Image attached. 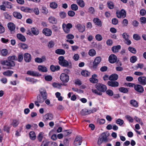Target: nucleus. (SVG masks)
I'll use <instances>...</instances> for the list:
<instances>
[{
    "instance_id": "1",
    "label": "nucleus",
    "mask_w": 146,
    "mask_h": 146,
    "mask_svg": "<svg viewBox=\"0 0 146 146\" xmlns=\"http://www.w3.org/2000/svg\"><path fill=\"white\" fill-rule=\"evenodd\" d=\"M95 87L96 89H92V91L93 93L99 96L102 95V93L105 92L107 89L105 85L100 83L96 84Z\"/></svg>"
},
{
    "instance_id": "2",
    "label": "nucleus",
    "mask_w": 146,
    "mask_h": 146,
    "mask_svg": "<svg viewBox=\"0 0 146 146\" xmlns=\"http://www.w3.org/2000/svg\"><path fill=\"white\" fill-rule=\"evenodd\" d=\"M15 56H9L7 60H5L2 63L3 65H6L8 67V69H11L12 67H14L15 65V62L14 61L16 59Z\"/></svg>"
},
{
    "instance_id": "3",
    "label": "nucleus",
    "mask_w": 146,
    "mask_h": 146,
    "mask_svg": "<svg viewBox=\"0 0 146 146\" xmlns=\"http://www.w3.org/2000/svg\"><path fill=\"white\" fill-rule=\"evenodd\" d=\"M58 63L62 66L66 67L68 68H71L72 64L70 62L64 59V57L63 56H60L58 58Z\"/></svg>"
},
{
    "instance_id": "4",
    "label": "nucleus",
    "mask_w": 146,
    "mask_h": 146,
    "mask_svg": "<svg viewBox=\"0 0 146 146\" xmlns=\"http://www.w3.org/2000/svg\"><path fill=\"white\" fill-rule=\"evenodd\" d=\"M110 135L108 132H104L101 134V137H99V138L98 144V145H100L102 142H106L108 141V137Z\"/></svg>"
},
{
    "instance_id": "5",
    "label": "nucleus",
    "mask_w": 146,
    "mask_h": 146,
    "mask_svg": "<svg viewBox=\"0 0 146 146\" xmlns=\"http://www.w3.org/2000/svg\"><path fill=\"white\" fill-rule=\"evenodd\" d=\"M60 79L63 82L66 83L68 81L69 77L68 74L65 73H62L60 75Z\"/></svg>"
},
{
    "instance_id": "6",
    "label": "nucleus",
    "mask_w": 146,
    "mask_h": 146,
    "mask_svg": "<svg viewBox=\"0 0 146 146\" xmlns=\"http://www.w3.org/2000/svg\"><path fill=\"white\" fill-rule=\"evenodd\" d=\"M101 58L100 56L97 57L95 58L93 62V68L95 70L97 68L98 65L101 62Z\"/></svg>"
},
{
    "instance_id": "7",
    "label": "nucleus",
    "mask_w": 146,
    "mask_h": 146,
    "mask_svg": "<svg viewBox=\"0 0 146 146\" xmlns=\"http://www.w3.org/2000/svg\"><path fill=\"white\" fill-rule=\"evenodd\" d=\"M46 99L42 97L40 95L38 94L37 97V101L35 102V105L37 107L40 106V104L39 103H42Z\"/></svg>"
},
{
    "instance_id": "8",
    "label": "nucleus",
    "mask_w": 146,
    "mask_h": 146,
    "mask_svg": "<svg viewBox=\"0 0 146 146\" xmlns=\"http://www.w3.org/2000/svg\"><path fill=\"white\" fill-rule=\"evenodd\" d=\"M82 141V137L81 136H77L74 141V144L76 146L80 145H81Z\"/></svg>"
},
{
    "instance_id": "9",
    "label": "nucleus",
    "mask_w": 146,
    "mask_h": 146,
    "mask_svg": "<svg viewBox=\"0 0 146 146\" xmlns=\"http://www.w3.org/2000/svg\"><path fill=\"white\" fill-rule=\"evenodd\" d=\"M134 88L137 92L139 93H143L144 90L143 87L141 85L139 84L135 85Z\"/></svg>"
},
{
    "instance_id": "10",
    "label": "nucleus",
    "mask_w": 146,
    "mask_h": 146,
    "mask_svg": "<svg viewBox=\"0 0 146 146\" xmlns=\"http://www.w3.org/2000/svg\"><path fill=\"white\" fill-rule=\"evenodd\" d=\"M40 93V95L43 98L46 99L47 98V94L46 92V90L43 88H41L39 90Z\"/></svg>"
},
{
    "instance_id": "11",
    "label": "nucleus",
    "mask_w": 146,
    "mask_h": 146,
    "mask_svg": "<svg viewBox=\"0 0 146 146\" xmlns=\"http://www.w3.org/2000/svg\"><path fill=\"white\" fill-rule=\"evenodd\" d=\"M27 74L29 75L33 76H41V74H40L38 72L31 70L27 71Z\"/></svg>"
},
{
    "instance_id": "12",
    "label": "nucleus",
    "mask_w": 146,
    "mask_h": 146,
    "mask_svg": "<svg viewBox=\"0 0 146 146\" xmlns=\"http://www.w3.org/2000/svg\"><path fill=\"white\" fill-rule=\"evenodd\" d=\"M24 58L25 61L26 62H29L31 61V55L28 53H26L24 55Z\"/></svg>"
},
{
    "instance_id": "13",
    "label": "nucleus",
    "mask_w": 146,
    "mask_h": 146,
    "mask_svg": "<svg viewBox=\"0 0 146 146\" xmlns=\"http://www.w3.org/2000/svg\"><path fill=\"white\" fill-rule=\"evenodd\" d=\"M138 80L140 84L142 85L146 84V77L145 76H140L138 78Z\"/></svg>"
},
{
    "instance_id": "14",
    "label": "nucleus",
    "mask_w": 146,
    "mask_h": 146,
    "mask_svg": "<svg viewBox=\"0 0 146 146\" xmlns=\"http://www.w3.org/2000/svg\"><path fill=\"white\" fill-rule=\"evenodd\" d=\"M109 61L111 63L115 62L117 60L116 56L114 54H111L109 57Z\"/></svg>"
},
{
    "instance_id": "15",
    "label": "nucleus",
    "mask_w": 146,
    "mask_h": 146,
    "mask_svg": "<svg viewBox=\"0 0 146 146\" xmlns=\"http://www.w3.org/2000/svg\"><path fill=\"white\" fill-rule=\"evenodd\" d=\"M42 33L46 36H50L52 34V32L50 29L45 28L43 29Z\"/></svg>"
},
{
    "instance_id": "16",
    "label": "nucleus",
    "mask_w": 146,
    "mask_h": 146,
    "mask_svg": "<svg viewBox=\"0 0 146 146\" xmlns=\"http://www.w3.org/2000/svg\"><path fill=\"white\" fill-rule=\"evenodd\" d=\"M46 60V56H42L41 58L36 57L35 58V62L38 63H41L44 62Z\"/></svg>"
},
{
    "instance_id": "17",
    "label": "nucleus",
    "mask_w": 146,
    "mask_h": 146,
    "mask_svg": "<svg viewBox=\"0 0 146 146\" xmlns=\"http://www.w3.org/2000/svg\"><path fill=\"white\" fill-rule=\"evenodd\" d=\"M76 27L78 29L80 32L83 33L85 30V27L84 25H82L80 24H78L76 25Z\"/></svg>"
},
{
    "instance_id": "18",
    "label": "nucleus",
    "mask_w": 146,
    "mask_h": 146,
    "mask_svg": "<svg viewBox=\"0 0 146 146\" xmlns=\"http://www.w3.org/2000/svg\"><path fill=\"white\" fill-rule=\"evenodd\" d=\"M17 37L19 40L22 42H25L26 40L25 37L21 34H17Z\"/></svg>"
},
{
    "instance_id": "19",
    "label": "nucleus",
    "mask_w": 146,
    "mask_h": 146,
    "mask_svg": "<svg viewBox=\"0 0 146 146\" xmlns=\"http://www.w3.org/2000/svg\"><path fill=\"white\" fill-rule=\"evenodd\" d=\"M13 56H15L16 57V59H15V60H17L18 62H21L23 59V58L24 55L22 53H19L18 55V58L16 57L15 55H13Z\"/></svg>"
},
{
    "instance_id": "20",
    "label": "nucleus",
    "mask_w": 146,
    "mask_h": 146,
    "mask_svg": "<svg viewBox=\"0 0 146 146\" xmlns=\"http://www.w3.org/2000/svg\"><path fill=\"white\" fill-rule=\"evenodd\" d=\"M38 69L40 72H46L47 71V68L44 66L39 65L38 67Z\"/></svg>"
},
{
    "instance_id": "21",
    "label": "nucleus",
    "mask_w": 146,
    "mask_h": 146,
    "mask_svg": "<svg viewBox=\"0 0 146 146\" xmlns=\"http://www.w3.org/2000/svg\"><path fill=\"white\" fill-rule=\"evenodd\" d=\"M118 75L116 74H111L109 77V79L111 81H115L118 78Z\"/></svg>"
},
{
    "instance_id": "22",
    "label": "nucleus",
    "mask_w": 146,
    "mask_h": 146,
    "mask_svg": "<svg viewBox=\"0 0 146 146\" xmlns=\"http://www.w3.org/2000/svg\"><path fill=\"white\" fill-rule=\"evenodd\" d=\"M13 15L17 19H21L22 17L21 14L20 13L17 11L14 12Z\"/></svg>"
},
{
    "instance_id": "23",
    "label": "nucleus",
    "mask_w": 146,
    "mask_h": 146,
    "mask_svg": "<svg viewBox=\"0 0 146 146\" xmlns=\"http://www.w3.org/2000/svg\"><path fill=\"white\" fill-rule=\"evenodd\" d=\"M108 84L110 86L112 87H115L118 86L119 83L116 81H109L108 82Z\"/></svg>"
},
{
    "instance_id": "24",
    "label": "nucleus",
    "mask_w": 146,
    "mask_h": 146,
    "mask_svg": "<svg viewBox=\"0 0 146 146\" xmlns=\"http://www.w3.org/2000/svg\"><path fill=\"white\" fill-rule=\"evenodd\" d=\"M97 76L96 74H94L92 75V77L90 79V81L93 83H97L98 82V80L95 78L97 77Z\"/></svg>"
},
{
    "instance_id": "25",
    "label": "nucleus",
    "mask_w": 146,
    "mask_h": 146,
    "mask_svg": "<svg viewBox=\"0 0 146 146\" xmlns=\"http://www.w3.org/2000/svg\"><path fill=\"white\" fill-rule=\"evenodd\" d=\"M60 66L58 65L54 66V65H51L50 67V69L52 72H54L56 71H58L60 70Z\"/></svg>"
},
{
    "instance_id": "26",
    "label": "nucleus",
    "mask_w": 146,
    "mask_h": 146,
    "mask_svg": "<svg viewBox=\"0 0 146 146\" xmlns=\"http://www.w3.org/2000/svg\"><path fill=\"white\" fill-rule=\"evenodd\" d=\"M95 25L99 27H101L102 25V23L101 21L98 18H94L93 19Z\"/></svg>"
},
{
    "instance_id": "27",
    "label": "nucleus",
    "mask_w": 146,
    "mask_h": 146,
    "mask_svg": "<svg viewBox=\"0 0 146 146\" xmlns=\"http://www.w3.org/2000/svg\"><path fill=\"white\" fill-rule=\"evenodd\" d=\"M49 22L52 24H56L57 22L56 19L54 17L50 16L48 19Z\"/></svg>"
},
{
    "instance_id": "28",
    "label": "nucleus",
    "mask_w": 146,
    "mask_h": 146,
    "mask_svg": "<svg viewBox=\"0 0 146 146\" xmlns=\"http://www.w3.org/2000/svg\"><path fill=\"white\" fill-rule=\"evenodd\" d=\"M44 118L47 120H52L53 119V114L50 113H49L46 114L44 116Z\"/></svg>"
},
{
    "instance_id": "29",
    "label": "nucleus",
    "mask_w": 146,
    "mask_h": 146,
    "mask_svg": "<svg viewBox=\"0 0 146 146\" xmlns=\"http://www.w3.org/2000/svg\"><path fill=\"white\" fill-rule=\"evenodd\" d=\"M126 15V12L125 10L122 9L119 12V18H125Z\"/></svg>"
},
{
    "instance_id": "30",
    "label": "nucleus",
    "mask_w": 146,
    "mask_h": 146,
    "mask_svg": "<svg viewBox=\"0 0 146 146\" xmlns=\"http://www.w3.org/2000/svg\"><path fill=\"white\" fill-rule=\"evenodd\" d=\"M7 26L9 29L11 31H13L15 29V25L13 23H9Z\"/></svg>"
},
{
    "instance_id": "31",
    "label": "nucleus",
    "mask_w": 146,
    "mask_h": 146,
    "mask_svg": "<svg viewBox=\"0 0 146 146\" xmlns=\"http://www.w3.org/2000/svg\"><path fill=\"white\" fill-rule=\"evenodd\" d=\"M31 30L32 33L35 35H37L39 33V30L36 27H33Z\"/></svg>"
},
{
    "instance_id": "32",
    "label": "nucleus",
    "mask_w": 146,
    "mask_h": 146,
    "mask_svg": "<svg viewBox=\"0 0 146 146\" xmlns=\"http://www.w3.org/2000/svg\"><path fill=\"white\" fill-rule=\"evenodd\" d=\"M56 53L58 54L64 55L65 53V51L62 49H58L55 51Z\"/></svg>"
},
{
    "instance_id": "33",
    "label": "nucleus",
    "mask_w": 146,
    "mask_h": 146,
    "mask_svg": "<svg viewBox=\"0 0 146 146\" xmlns=\"http://www.w3.org/2000/svg\"><path fill=\"white\" fill-rule=\"evenodd\" d=\"M19 9H20L21 11L25 12H31L30 10H32L31 9L24 6L20 7Z\"/></svg>"
},
{
    "instance_id": "34",
    "label": "nucleus",
    "mask_w": 146,
    "mask_h": 146,
    "mask_svg": "<svg viewBox=\"0 0 146 146\" xmlns=\"http://www.w3.org/2000/svg\"><path fill=\"white\" fill-rule=\"evenodd\" d=\"M13 71L10 70H7L6 71L3 72V74L5 76H10L13 73Z\"/></svg>"
},
{
    "instance_id": "35",
    "label": "nucleus",
    "mask_w": 146,
    "mask_h": 146,
    "mask_svg": "<svg viewBox=\"0 0 146 146\" xmlns=\"http://www.w3.org/2000/svg\"><path fill=\"white\" fill-rule=\"evenodd\" d=\"M3 4H4L5 5L6 7L8 8L11 9L12 8V6L11 5L12 4L7 1H5L3 2Z\"/></svg>"
},
{
    "instance_id": "36",
    "label": "nucleus",
    "mask_w": 146,
    "mask_h": 146,
    "mask_svg": "<svg viewBox=\"0 0 146 146\" xmlns=\"http://www.w3.org/2000/svg\"><path fill=\"white\" fill-rule=\"evenodd\" d=\"M25 80L27 81L33 83H36L37 81V80L33 78H32L30 77H27L25 78Z\"/></svg>"
},
{
    "instance_id": "37",
    "label": "nucleus",
    "mask_w": 146,
    "mask_h": 146,
    "mask_svg": "<svg viewBox=\"0 0 146 146\" xmlns=\"http://www.w3.org/2000/svg\"><path fill=\"white\" fill-rule=\"evenodd\" d=\"M130 104L133 107H137L138 106L137 102L134 100H130Z\"/></svg>"
},
{
    "instance_id": "38",
    "label": "nucleus",
    "mask_w": 146,
    "mask_h": 146,
    "mask_svg": "<svg viewBox=\"0 0 146 146\" xmlns=\"http://www.w3.org/2000/svg\"><path fill=\"white\" fill-rule=\"evenodd\" d=\"M29 135L31 139L33 140H35L36 139V135L35 133L33 131H31Z\"/></svg>"
},
{
    "instance_id": "39",
    "label": "nucleus",
    "mask_w": 146,
    "mask_h": 146,
    "mask_svg": "<svg viewBox=\"0 0 146 146\" xmlns=\"http://www.w3.org/2000/svg\"><path fill=\"white\" fill-rule=\"evenodd\" d=\"M77 3L81 7H83L85 6V3L83 0H77Z\"/></svg>"
},
{
    "instance_id": "40",
    "label": "nucleus",
    "mask_w": 146,
    "mask_h": 146,
    "mask_svg": "<svg viewBox=\"0 0 146 146\" xmlns=\"http://www.w3.org/2000/svg\"><path fill=\"white\" fill-rule=\"evenodd\" d=\"M3 15L4 17L6 19H7L9 21H10L11 20V16L10 15H9L7 12H4L3 13Z\"/></svg>"
},
{
    "instance_id": "41",
    "label": "nucleus",
    "mask_w": 146,
    "mask_h": 146,
    "mask_svg": "<svg viewBox=\"0 0 146 146\" xmlns=\"http://www.w3.org/2000/svg\"><path fill=\"white\" fill-rule=\"evenodd\" d=\"M62 133L64 136H66L71 134L72 132L71 130L69 129L63 131H62Z\"/></svg>"
},
{
    "instance_id": "42",
    "label": "nucleus",
    "mask_w": 146,
    "mask_h": 146,
    "mask_svg": "<svg viewBox=\"0 0 146 146\" xmlns=\"http://www.w3.org/2000/svg\"><path fill=\"white\" fill-rule=\"evenodd\" d=\"M80 114L82 115H86L88 114V110L84 109L80 111Z\"/></svg>"
},
{
    "instance_id": "43",
    "label": "nucleus",
    "mask_w": 146,
    "mask_h": 146,
    "mask_svg": "<svg viewBox=\"0 0 146 146\" xmlns=\"http://www.w3.org/2000/svg\"><path fill=\"white\" fill-rule=\"evenodd\" d=\"M88 54L91 56H94L96 54V52L94 49H91L89 50Z\"/></svg>"
},
{
    "instance_id": "44",
    "label": "nucleus",
    "mask_w": 146,
    "mask_h": 146,
    "mask_svg": "<svg viewBox=\"0 0 146 146\" xmlns=\"http://www.w3.org/2000/svg\"><path fill=\"white\" fill-rule=\"evenodd\" d=\"M50 6L52 9H55L57 7L58 5L56 3L52 2L50 3Z\"/></svg>"
},
{
    "instance_id": "45",
    "label": "nucleus",
    "mask_w": 146,
    "mask_h": 146,
    "mask_svg": "<svg viewBox=\"0 0 146 146\" xmlns=\"http://www.w3.org/2000/svg\"><path fill=\"white\" fill-rule=\"evenodd\" d=\"M1 53L2 56H6L8 53V51L7 49H4L1 50Z\"/></svg>"
},
{
    "instance_id": "46",
    "label": "nucleus",
    "mask_w": 146,
    "mask_h": 146,
    "mask_svg": "<svg viewBox=\"0 0 146 146\" xmlns=\"http://www.w3.org/2000/svg\"><path fill=\"white\" fill-rule=\"evenodd\" d=\"M81 74L82 76H90V73L86 70H83L82 71Z\"/></svg>"
},
{
    "instance_id": "47",
    "label": "nucleus",
    "mask_w": 146,
    "mask_h": 146,
    "mask_svg": "<svg viewBox=\"0 0 146 146\" xmlns=\"http://www.w3.org/2000/svg\"><path fill=\"white\" fill-rule=\"evenodd\" d=\"M111 50L113 53H116L119 51V45L114 46L111 48Z\"/></svg>"
},
{
    "instance_id": "48",
    "label": "nucleus",
    "mask_w": 146,
    "mask_h": 146,
    "mask_svg": "<svg viewBox=\"0 0 146 146\" xmlns=\"http://www.w3.org/2000/svg\"><path fill=\"white\" fill-rule=\"evenodd\" d=\"M119 91L121 92L126 93L128 92V90L127 88L121 87L119 88Z\"/></svg>"
},
{
    "instance_id": "49",
    "label": "nucleus",
    "mask_w": 146,
    "mask_h": 146,
    "mask_svg": "<svg viewBox=\"0 0 146 146\" xmlns=\"http://www.w3.org/2000/svg\"><path fill=\"white\" fill-rule=\"evenodd\" d=\"M133 39L136 40H139L141 39V36L138 34H135L133 36Z\"/></svg>"
},
{
    "instance_id": "50",
    "label": "nucleus",
    "mask_w": 146,
    "mask_h": 146,
    "mask_svg": "<svg viewBox=\"0 0 146 146\" xmlns=\"http://www.w3.org/2000/svg\"><path fill=\"white\" fill-rule=\"evenodd\" d=\"M125 117L129 122L133 123V119L130 116L126 115L125 116Z\"/></svg>"
},
{
    "instance_id": "51",
    "label": "nucleus",
    "mask_w": 146,
    "mask_h": 146,
    "mask_svg": "<svg viewBox=\"0 0 146 146\" xmlns=\"http://www.w3.org/2000/svg\"><path fill=\"white\" fill-rule=\"evenodd\" d=\"M128 50L133 54H135L137 52L136 49L135 48L131 46H129L128 48Z\"/></svg>"
},
{
    "instance_id": "52",
    "label": "nucleus",
    "mask_w": 146,
    "mask_h": 146,
    "mask_svg": "<svg viewBox=\"0 0 146 146\" xmlns=\"http://www.w3.org/2000/svg\"><path fill=\"white\" fill-rule=\"evenodd\" d=\"M71 8L72 10L76 11L78 10V7L76 4H73L71 5Z\"/></svg>"
},
{
    "instance_id": "53",
    "label": "nucleus",
    "mask_w": 146,
    "mask_h": 146,
    "mask_svg": "<svg viewBox=\"0 0 146 146\" xmlns=\"http://www.w3.org/2000/svg\"><path fill=\"white\" fill-rule=\"evenodd\" d=\"M108 7L110 9H112L114 7V5L113 3L111 1H108L107 2Z\"/></svg>"
},
{
    "instance_id": "54",
    "label": "nucleus",
    "mask_w": 146,
    "mask_h": 146,
    "mask_svg": "<svg viewBox=\"0 0 146 146\" xmlns=\"http://www.w3.org/2000/svg\"><path fill=\"white\" fill-rule=\"evenodd\" d=\"M51 143V141H49L46 140L45 141H43L41 145V146L43 145L44 146H48L49 144Z\"/></svg>"
},
{
    "instance_id": "55",
    "label": "nucleus",
    "mask_w": 146,
    "mask_h": 146,
    "mask_svg": "<svg viewBox=\"0 0 146 146\" xmlns=\"http://www.w3.org/2000/svg\"><path fill=\"white\" fill-rule=\"evenodd\" d=\"M59 15L61 18L63 19L66 17V14L64 12L62 11L59 13Z\"/></svg>"
},
{
    "instance_id": "56",
    "label": "nucleus",
    "mask_w": 146,
    "mask_h": 146,
    "mask_svg": "<svg viewBox=\"0 0 146 146\" xmlns=\"http://www.w3.org/2000/svg\"><path fill=\"white\" fill-rule=\"evenodd\" d=\"M65 26H66V24L64 23H63L62 24V28L64 31L66 33H69L70 31V29H66V27Z\"/></svg>"
},
{
    "instance_id": "57",
    "label": "nucleus",
    "mask_w": 146,
    "mask_h": 146,
    "mask_svg": "<svg viewBox=\"0 0 146 146\" xmlns=\"http://www.w3.org/2000/svg\"><path fill=\"white\" fill-rule=\"evenodd\" d=\"M96 39L98 41H101L102 39V36L100 34H97L95 36Z\"/></svg>"
},
{
    "instance_id": "58",
    "label": "nucleus",
    "mask_w": 146,
    "mask_h": 146,
    "mask_svg": "<svg viewBox=\"0 0 146 146\" xmlns=\"http://www.w3.org/2000/svg\"><path fill=\"white\" fill-rule=\"evenodd\" d=\"M137 60V58L135 56H131L130 58V61L132 63H134Z\"/></svg>"
},
{
    "instance_id": "59",
    "label": "nucleus",
    "mask_w": 146,
    "mask_h": 146,
    "mask_svg": "<svg viewBox=\"0 0 146 146\" xmlns=\"http://www.w3.org/2000/svg\"><path fill=\"white\" fill-rule=\"evenodd\" d=\"M19 45H20L24 49H27L28 48V46L27 44L25 43H20Z\"/></svg>"
},
{
    "instance_id": "60",
    "label": "nucleus",
    "mask_w": 146,
    "mask_h": 146,
    "mask_svg": "<svg viewBox=\"0 0 146 146\" xmlns=\"http://www.w3.org/2000/svg\"><path fill=\"white\" fill-rule=\"evenodd\" d=\"M19 122L16 119H14L13 120L12 123V125L14 127H16L19 124Z\"/></svg>"
},
{
    "instance_id": "61",
    "label": "nucleus",
    "mask_w": 146,
    "mask_h": 146,
    "mask_svg": "<svg viewBox=\"0 0 146 146\" xmlns=\"http://www.w3.org/2000/svg\"><path fill=\"white\" fill-rule=\"evenodd\" d=\"M43 133L42 132L40 133L38 137V139L40 142L41 141L43 137Z\"/></svg>"
},
{
    "instance_id": "62",
    "label": "nucleus",
    "mask_w": 146,
    "mask_h": 146,
    "mask_svg": "<svg viewBox=\"0 0 146 146\" xmlns=\"http://www.w3.org/2000/svg\"><path fill=\"white\" fill-rule=\"evenodd\" d=\"M68 14L69 16L73 17L75 15V13L74 11L72 10H70L68 11Z\"/></svg>"
},
{
    "instance_id": "63",
    "label": "nucleus",
    "mask_w": 146,
    "mask_h": 146,
    "mask_svg": "<svg viewBox=\"0 0 146 146\" xmlns=\"http://www.w3.org/2000/svg\"><path fill=\"white\" fill-rule=\"evenodd\" d=\"M141 23L145 24L146 23V18L145 17H142L140 18Z\"/></svg>"
},
{
    "instance_id": "64",
    "label": "nucleus",
    "mask_w": 146,
    "mask_h": 146,
    "mask_svg": "<svg viewBox=\"0 0 146 146\" xmlns=\"http://www.w3.org/2000/svg\"><path fill=\"white\" fill-rule=\"evenodd\" d=\"M88 12L92 14H93L95 13V10L94 7H90L88 9Z\"/></svg>"
}]
</instances>
